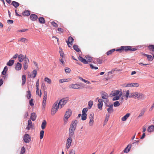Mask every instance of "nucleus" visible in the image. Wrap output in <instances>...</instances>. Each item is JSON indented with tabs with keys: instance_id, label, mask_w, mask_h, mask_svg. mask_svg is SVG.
<instances>
[{
	"instance_id": "obj_15",
	"label": "nucleus",
	"mask_w": 154,
	"mask_h": 154,
	"mask_svg": "<svg viewBox=\"0 0 154 154\" xmlns=\"http://www.w3.org/2000/svg\"><path fill=\"white\" fill-rule=\"evenodd\" d=\"M69 88L70 89L72 88L75 89H82V88L81 87L80 85L77 84L70 85L69 86Z\"/></svg>"
},
{
	"instance_id": "obj_14",
	"label": "nucleus",
	"mask_w": 154,
	"mask_h": 154,
	"mask_svg": "<svg viewBox=\"0 0 154 154\" xmlns=\"http://www.w3.org/2000/svg\"><path fill=\"white\" fill-rule=\"evenodd\" d=\"M102 98L103 99V101L104 103L107 102L108 101V94L105 92H103L101 94Z\"/></svg>"
},
{
	"instance_id": "obj_27",
	"label": "nucleus",
	"mask_w": 154,
	"mask_h": 154,
	"mask_svg": "<svg viewBox=\"0 0 154 154\" xmlns=\"http://www.w3.org/2000/svg\"><path fill=\"white\" fill-rule=\"evenodd\" d=\"M131 147V145H128L127 147L125 148L124 149V152L125 153H127L129 152L130 151Z\"/></svg>"
},
{
	"instance_id": "obj_63",
	"label": "nucleus",
	"mask_w": 154,
	"mask_h": 154,
	"mask_svg": "<svg viewBox=\"0 0 154 154\" xmlns=\"http://www.w3.org/2000/svg\"><path fill=\"white\" fill-rule=\"evenodd\" d=\"M144 112H145V111L144 110L141 111V112L139 114V117H141V116H143L144 115Z\"/></svg>"
},
{
	"instance_id": "obj_38",
	"label": "nucleus",
	"mask_w": 154,
	"mask_h": 154,
	"mask_svg": "<svg viewBox=\"0 0 154 154\" xmlns=\"http://www.w3.org/2000/svg\"><path fill=\"white\" fill-rule=\"evenodd\" d=\"M39 23H45V20L43 17H40L38 19Z\"/></svg>"
},
{
	"instance_id": "obj_12",
	"label": "nucleus",
	"mask_w": 154,
	"mask_h": 154,
	"mask_svg": "<svg viewBox=\"0 0 154 154\" xmlns=\"http://www.w3.org/2000/svg\"><path fill=\"white\" fill-rule=\"evenodd\" d=\"M29 59L26 57L25 56L24 57V63L23 64V67L24 70H26L27 69L28 67V63L29 62Z\"/></svg>"
},
{
	"instance_id": "obj_51",
	"label": "nucleus",
	"mask_w": 154,
	"mask_h": 154,
	"mask_svg": "<svg viewBox=\"0 0 154 154\" xmlns=\"http://www.w3.org/2000/svg\"><path fill=\"white\" fill-rule=\"evenodd\" d=\"M140 85L139 83H132V87H138Z\"/></svg>"
},
{
	"instance_id": "obj_22",
	"label": "nucleus",
	"mask_w": 154,
	"mask_h": 154,
	"mask_svg": "<svg viewBox=\"0 0 154 154\" xmlns=\"http://www.w3.org/2000/svg\"><path fill=\"white\" fill-rule=\"evenodd\" d=\"M38 18V16L35 14H32L30 16V19L32 21H36L37 20Z\"/></svg>"
},
{
	"instance_id": "obj_40",
	"label": "nucleus",
	"mask_w": 154,
	"mask_h": 154,
	"mask_svg": "<svg viewBox=\"0 0 154 154\" xmlns=\"http://www.w3.org/2000/svg\"><path fill=\"white\" fill-rule=\"evenodd\" d=\"M73 48L76 51L78 52H81V50H80L78 46L77 45H74L73 46Z\"/></svg>"
},
{
	"instance_id": "obj_28",
	"label": "nucleus",
	"mask_w": 154,
	"mask_h": 154,
	"mask_svg": "<svg viewBox=\"0 0 154 154\" xmlns=\"http://www.w3.org/2000/svg\"><path fill=\"white\" fill-rule=\"evenodd\" d=\"M36 118V116L35 113L33 112L31 113V115L30 119L33 121L35 120Z\"/></svg>"
},
{
	"instance_id": "obj_20",
	"label": "nucleus",
	"mask_w": 154,
	"mask_h": 154,
	"mask_svg": "<svg viewBox=\"0 0 154 154\" xmlns=\"http://www.w3.org/2000/svg\"><path fill=\"white\" fill-rule=\"evenodd\" d=\"M98 103L97 104L98 108L100 110L102 109V107L103 106V100L100 99L98 100Z\"/></svg>"
},
{
	"instance_id": "obj_1",
	"label": "nucleus",
	"mask_w": 154,
	"mask_h": 154,
	"mask_svg": "<svg viewBox=\"0 0 154 154\" xmlns=\"http://www.w3.org/2000/svg\"><path fill=\"white\" fill-rule=\"evenodd\" d=\"M77 123V121L76 120L72 121L69 130V136L72 137L74 135Z\"/></svg>"
},
{
	"instance_id": "obj_53",
	"label": "nucleus",
	"mask_w": 154,
	"mask_h": 154,
	"mask_svg": "<svg viewBox=\"0 0 154 154\" xmlns=\"http://www.w3.org/2000/svg\"><path fill=\"white\" fill-rule=\"evenodd\" d=\"M51 25L54 27H57L58 26V25L54 21L52 22H51Z\"/></svg>"
},
{
	"instance_id": "obj_35",
	"label": "nucleus",
	"mask_w": 154,
	"mask_h": 154,
	"mask_svg": "<svg viewBox=\"0 0 154 154\" xmlns=\"http://www.w3.org/2000/svg\"><path fill=\"white\" fill-rule=\"evenodd\" d=\"M26 93L27 94L26 95V97L28 99H30L31 97V94L30 91L28 90L27 91Z\"/></svg>"
},
{
	"instance_id": "obj_49",
	"label": "nucleus",
	"mask_w": 154,
	"mask_h": 154,
	"mask_svg": "<svg viewBox=\"0 0 154 154\" xmlns=\"http://www.w3.org/2000/svg\"><path fill=\"white\" fill-rule=\"evenodd\" d=\"M94 119H90V121L89 122V125L90 126H92L94 124Z\"/></svg>"
},
{
	"instance_id": "obj_4",
	"label": "nucleus",
	"mask_w": 154,
	"mask_h": 154,
	"mask_svg": "<svg viewBox=\"0 0 154 154\" xmlns=\"http://www.w3.org/2000/svg\"><path fill=\"white\" fill-rule=\"evenodd\" d=\"M69 99V98L66 97L61 99L59 101H57L55 102L57 103V105L59 106L60 109H61L67 102Z\"/></svg>"
},
{
	"instance_id": "obj_17",
	"label": "nucleus",
	"mask_w": 154,
	"mask_h": 154,
	"mask_svg": "<svg viewBox=\"0 0 154 154\" xmlns=\"http://www.w3.org/2000/svg\"><path fill=\"white\" fill-rule=\"evenodd\" d=\"M106 106L108 107L107 110L109 113H111L113 112V105L112 104H111L110 105H106Z\"/></svg>"
},
{
	"instance_id": "obj_29",
	"label": "nucleus",
	"mask_w": 154,
	"mask_h": 154,
	"mask_svg": "<svg viewBox=\"0 0 154 154\" xmlns=\"http://www.w3.org/2000/svg\"><path fill=\"white\" fill-rule=\"evenodd\" d=\"M18 42H22L24 43L27 42H28V40L26 38H21L18 39Z\"/></svg>"
},
{
	"instance_id": "obj_3",
	"label": "nucleus",
	"mask_w": 154,
	"mask_h": 154,
	"mask_svg": "<svg viewBox=\"0 0 154 154\" xmlns=\"http://www.w3.org/2000/svg\"><path fill=\"white\" fill-rule=\"evenodd\" d=\"M137 50V49L135 48H131V47L130 46H122L120 48L116 49V51L122 52L124 51L127 52L128 51H135Z\"/></svg>"
},
{
	"instance_id": "obj_58",
	"label": "nucleus",
	"mask_w": 154,
	"mask_h": 154,
	"mask_svg": "<svg viewBox=\"0 0 154 154\" xmlns=\"http://www.w3.org/2000/svg\"><path fill=\"white\" fill-rule=\"evenodd\" d=\"M28 30V29H23L21 30H19L17 31V32H24Z\"/></svg>"
},
{
	"instance_id": "obj_59",
	"label": "nucleus",
	"mask_w": 154,
	"mask_h": 154,
	"mask_svg": "<svg viewBox=\"0 0 154 154\" xmlns=\"http://www.w3.org/2000/svg\"><path fill=\"white\" fill-rule=\"evenodd\" d=\"M29 103L30 105L31 106H33L34 105V104L33 103V99H31L29 101Z\"/></svg>"
},
{
	"instance_id": "obj_34",
	"label": "nucleus",
	"mask_w": 154,
	"mask_h": 154,
	"mask_svg": "<svg viewBox=\"0 0 154 154\" xmlns=\"http://www.w3.org/2000/svg\"><path fill=\"white\" fill-rule=\"evenodd\" d=\"M154 131V126L153 125L149 126L147 128V131L149 132H152Z\"/></svg>"
},
{
	"instance_id": "obj_10",
	"label": "nucleus",
	"mask_w": 154,
	"mask_h": 154,
	"mask_svg": "<svg viewBox=\"0 0 154 154\" xmlns=\"http://www.w3.org/2000/svg\"><path fill=\"white\" fill-rule=\"evenodd\" d=\"M72 137L69 136L66 140V149H68L71 146L72 142Z\"/></svg>"
},
{
	"instance_id": "obj_26",
	"label": "nucleus",
	"mask_w": 154,
	"mask_h": 154,
	"mask_svg": "<svg viewBox=\"0 0 154 154\" xmlns=\"http://www.w3.org/2000/svg\"><path fill=\"white\" fill-rule=\"evenodd\" d=\"M148 49L149 51H151V53H154V45H150L148 46Z\"/></svg>"
},
{
	"instance_id": "obj_54",
	"label": "nucleus",
	"mask_w": 154,
	"mask_h": 154,
	"mask_svg": "<svg viewBox=\"0 0 154 154\" xmlns=\"http://www.w3.org/2000/svg\"><path fill=\"white\" fill-rule=\"evenodd\" d=\"M90 66L91 68L92 69H98V67L96 66H94L92 64H90Z\"/></svg>"
},
{
	"instance_id": "obj_31",
	"label": "nucleus",
	"mask_w": 154,
	"mask_h": 154,
	"mask_svg": "<svg viewBox=\"0 0 154 154\" xmlns=\"http://www.w3.org/2000/svg\"><path fill=\"white\" fill-rule=\"evenodd\" d=\"M14 63V60H10L7 63V65L9 66H12Z\"/></svg>"
},
{
	"instance_id": "obj_52",
	"label": "nucleus",
	"mask_w": 154,
	"mask_h": 154,
	"mask_svg": "<svg viewBox=\"0 0 154 154\" xmlns=\"http://www.w3.org/2000/svg\"><path fill=\"white\" fill-rule=\"evenodd\" d=\"M69 154H75V151L73 149H71L69 150Z\"/></svg>"
},
{
	"instance_id": "obj_23",
	"label": "nucleus",
	"mask_w": 154,
	"mask_h": 154,
	"mask_svg": "<svg viewBox=\"0 0 154 154\" xmlns=\"http://www.w3.org/2000/svg\"><path fill=\"white\" fill-rule=\"evenodd\" d=\"M22 68V64L19 62H17L15 66V69L17 71H19Z\"/></svg>"
},
{
	"instance_id": "obj_37",
	"label": "nucleus",
	"mask_w": 154,
	"mask_h": 154,
	"mask_svg": "<svg viewBox=\"0 0 154 154\" xmlns=\"http://www.w3.org/2000/svg\"><path fill=\"white\" fill-rule=\"evenodd\" d=\"M22 85H23L25 84L26 81V77L25 75H22Z\"/></svg>"
},
{
	"instance_id": "obj_25",
	"label": "nucleus",
	"mask_w": 154,
	"mask_h": 154,
	"mask_svg": "<svg viewBox=\"0 0 154 154\" xmlns=\"http://www.w3.org/2000/svg\"><path fill=\"white\" fill-rule=\"evenodd\" d=\"M30 14V11L28 10H25L22 12L23 15L25 16H28Z\"/></svg>"
},
{
	"instance_id": "obj_6",
	"label": "nucleus",
	"mask_w": 154,
	"mask_h": 154,
	"mask_svg": "<svg viewBox=\"0 0 154 154\" xmlns=\"http://www.w3.org/2000/svg\"><path fill=\"white\" fill-rule=\"evenodd\" d=\"M57 103L55 102L53 105L51 111V114L52 116L54 115L58 110L60 109L59 106L57 105Z\"/></svg>"
},
{
	"instance_id": "obj_30",
	"label": "nucleus",
	"mask_w": 154,
	"mask_h": 154,
	"mask_svg": "<svg viewBox=\"0 0 154 154\" xmlns=\"http://www.w3.org/2000/svg\"><path fill=\"white\" fill-rule=\"evenodd\" d=\"M24 57L23 55L22 54H20L18 56V59L19 61L20 62H21L23 61V60H24Z\"/></svg>"
},
{
	"instance_id": "obj_56",
	"label": "nucleus",
	"mask_w": 154,
	"mask_h": 154,
	"mask_svg": "<svg viewBox=\"0 0 154 154\" xmlns=\"http://www.w3.org/2000/svg\"><path fill=\"white\" fill-rule=\"evenodd\" d=\"M60 56L62 57L63 58L64 57V53L62 49H60Z\"/></svg>"
},
{
	"instance_id": "obj_48",
	"label": "nucleus",
	"mask_w": 154,
	"mask_h": 154,
	"mask_svg": "<svg viewBox=\"0 0 154 154\" xmlns=\"http://www.w3.org/2000/svg\"><path fill=\"white\" fill-rule=\"evenodd\" d=\"M120 103L118 101H116L113 103V105L115 107H117L120 106Z\"/></svg>"
},
{
	"instance_id": "obj_5",
	"label": "nucleus",
	"mask_w": 154,
	"mask_h": 154,
	"mask_svg": "<svg viewBox=\"0 0 154 154\" xmlns=\"http://www.w3.org/2000/svg\"><path fill=\"white\" fill-rule=\"evenodd\" d=\"M78 59L85 64H88L89 62H91L92 60V58L90 57L87 56L85 57V59L83 58L81 56H79Z\"/></svg>"
},
{
	"instance_id": "obj_45",
	"label": "nucleus",
	"mask_w": 154,
	"mask_h": 154,
	"mask_svg": "<svg viewBox=\"0 0 154 154\" xmlns=\"http://www.w3.org/2000/svg\"><path fill=\"white\" fill-rule=\"evenodd\" d=\"M93 104V101L91 100L89 101L88 102V106L89 107L88 108V109H90L92 107Z\"/></svg>"
},
{
	"instance_id": "obj_43",
	"label": "nucleus",
	"mask_w": 154,
	"mask_h": 154,
	"mask_svg": "<svg viewBox=\"0 0 154 154\" xmlns=\"http://www.w3.org/2000/svg\"><path fill=\"white\" fill-rule=\"evenodd\" d=\"M26 149L24 146L21 147L20 154H24L25 152Z\"/></svg>"
},
{
	"instance_id": "obj_24",
	"label": "nucleus",
	"mask_w": 154,
	"mask_h": 154,
	"mask_svg": "<svg viewBox=\"0 0 154 154\" xmlns=\"http://www.w3.org/2000/svg\"><path fill=\"white\" fill-rule=\"evenodd\" d=\"M130 115L131 114L130 113H127L122 118V121H126L127 120V119H128V118L130 116Z\"/></svg>"
},
{
	"instance_id": "obj_33",
	"label": "nucleus",
	"mask_w": 154,
	"mask_h": 154,
	"mask_svg": "<svg viewBox=\"0 0 154 154\" xmlns=\"http://www.w3.org/2000/svg\"><path fill=\"white\" fill-rule=\"evenodd\" d=\"M46 124L47 122L45 120L43 121L41 125V128L42 130H44L45 128Z\"/></svg>"
},
{
	"instance_id": "obj_8",
	"label": "nucleus",
	"mask_w": 154,
	"mask_h": 154,
	"mask_svg": "<svg viewBox=\"0 0 154 154\" xmlns=\"http://www.w3.org/2000/svg\"><path fill=\"white\" fill-rule=\"evenodd\" d=\"M72 114V111L70 109L67 110L64 116V124H66L67 121L68 119L70 117Z\"/></svg>"
},
{
	"instance_id": "obj_62",
	"label": "nucleus",
	"mask_w": 154,
	"mask_h": 154,
	"mask_svg": "<svg viewBox=\"0 0 154 154\" xmlns=\"http://www.w3.org/2000/svg\"><path fill=\"white\" fill-rule=\"evenodd\" d=\"M57 30L61 33H63V29L61 28H59Z\"/></svg>"
},
{
	"instance_id": "obj_19",
	"label": "nucleus",
	"mask_w": 154,
	"mask_h": 154,
	"mask_svg": "<svg viewBox=\"0 0 154 154\" xmlns=\"http://www.w3.org/2000/svg\"><path fill=\"white\" fill-rule=\"evenodd\" d=\"M31 128H32V124L31 120H29L28 122V125L26 127V129L29 131Z\"/></svg>"
},
{
	"instance_id": "obj_9",
	"label": "nucleus",
	"mask_w": 154,
	"mask_h": 154,
	"mask_svg": "<svg viewBox=\"0 0 154 154\" xmlns=\"http://www.w3.org/2000/svg\"><path fill=\"white\" fill-rule=\"evenodd\" d=\"M47 97V93L46 91H45L44 94L43 99L42 103V109L44 110L46 104V101Z\"/></svg>"
},
{
	"instance_id": "obj_44",
	"label": "nucleus",
	"mask_w": 154,
	"mask_h": 154,
	"mask_svg": "<svg viewBox=\"0 0 154 154\" xmlns=\"http://www.w3.org/2000/svg\"><path fill=\"white\" fill-rule=\"evenodd\" d=\"M44 131L43 130H41L40 133V138L41 139H42L44 135Z\"/></svg>"
},
{
	"instance_id": "obj_64",
	"label": "nucleus",
	"mask_w": 154,
	"mask_h": 154,
	"mask_svg": "<svg viewBox=\"0 0 154 154\" xmlns=\"http://www.w3.org/2000/svg\"><path fill=\"white\" fill-rule=\"evenodd\" d=\"M94 114H93V113L90 114L89 116L90 119H94Z\"/></svg>"
},
{
	"instance_id": "obj_41",
	"label": "nucleus",
	"mask_w": 154,
	"mask_h": 154,
	"mask_svg": "<svg viewBox=\"0 0 154 154\" xmlns=\"http://www.w3.org/2000/svg\"><path fill=\"white\" fill-rule=\"evenodd\" d=\"M44 81L45 82H47L49 84H51V79L48 77H45V78Z\"/></svg>"
},
{
	"instance_id": "obj_46",
	"label": "nucleus",
	"mask_w": 154,
	"mask_h": 154,
	"mask_svg": "<svg viewBox=\"0 0 154 154\" xmlns=\"http://www.w3.org/2000/svg\"><path fill=\"white\" fill-rule=\"evenodd\" d=\"M148 60L149 61H151L153 60V58L152 56L150 55H148L146 57Z\"/></svg>"
},
{
	"instance_id": "obj_55",
	"label": "nucleus",
	"mask_w": 154,
	"mask_h": 154,
	"mask_svg": "<svg viewBox=\"0 0 154 154\" xmlns=\"http://www.w3.org/2000/svg\"><path fill=\"white\" fill-rule=\"evenodd\" d=\"M125 87H132V83H128L124 84Z\"/></svg>"
},
{
	"instance_id": "obj_18",
	"label": "nucleus",
	"mask_w": 154,
	"mask_h": 154,
	"mask_svg": "<svg viewBox=\"0 0 154 154\" xmlns=\"http://www.w3.org/2000/svg\"><path fill=\"white\" fill-rule=\"evenodd\" d=\"M37 73V71L36 70H34L32 71V74L28 75L29 77L34 79L36 76Z\"/></svg>"
},
{
	"instance_id": "obj_11",
	"label": "nucleus",
	"mask_w": 154,
	"mask_h": 154,
	"mask_svg": "<svg viewBox=\"0 0 154 154\" xmlns=\"http://www.w3.org/2000/svg\"><path fill=\"white\" fill-rule=\"evenodd\" d=\"M88 111V108H84L82 110V120L84 121L87 119L86 112Z\"/></svg>"
},
{
	"instance_id": "obj_32",
	"label": "nucleus",
	"mask_w": 154,
	"mask_h": 154,
	"mask_svg": "<svg viewBox=\"0 0 154 154\" xmlns=\"http://www.w3.org/2000/svg\"><path fill=\"white\" fill-rule=\"evenodd\" d=\"M71 78H68L67 79H60L59 81L60 82L62 83L66 82H69L71 80Z\"/></svg>"
},
{
	"instance_id": "obj_50",
	"label": "nucleus",
	"mask_w": 154,
	"mask_h": 154,
	"mask_svg": "<svg viewBox=\"0 0 154 154\" xmlns=\"http://www.w3.org/2000/svg\"><path fill=\"white\" fill-rule=\"evenodd\" d=\"M65 71L66 73H69L70 72L71 69L70 68L66 67L65 68Z\"/></svg>"
},
{
	"instance_id": "obj_2",
	"label": "nucleus",
	"mask_w": 154,
	"mask_h": 154,
	"mask_svg": "<svg viewBox=\"0 0 154 154\" xmlns=\"http://www.w3.org/2000/svg\"><path fill=\"white\" fill-rule=\"evenodd\" d=\"M122 94V92L119 90H115L112 91V95L113 97L112 98L113 101L117 100L119 99Z\"/></svg>"
},
{
	"instance_id": "obj_42",
	"label": "nucleus",
	"mask_w": 154,
	"mask_h": 154,
	"mask_svg": "<svg viewBox=\"0 0 154 154\" xmlns=\"http://www.w3.org/2000/svg\"><path fill=\"white\" fill-rule=\"evenodd\" d=\"M8 67L7 66H5L3 70V71L2 72V74L3 75H5L6 74L7 70H8Z\"/></svg>"
},
{
	"instance_id": "obj_60",
	"label": "nucleus",
	"mask_w": 154,
	"mask_h": 154,
	"mask_svg": "<svg viewBox=\"0 0 154 154\" xmlns=\"http://www.w3.org/2000/svg\"><path fill=\"white\" fill-rule=\"evenodd\" d=\"M109 115H108V116H106V118L105 119V121H104L105 123H107V121H108V120H109Z\"/></svg>"
},
{
	"instance_id": "obj_57",
	"label": "nucleus",
	"mask_w": 154,
	"mask_h": 154,
	"mask_svg": "<svg viewBox=\"0 0 154 154\" xmlns=\"http://www.w3.org/2000/svg\"><path fill=\"white\" fill-rule=\"evenodd\" d=\"M39 79H38L36 82V85H35V87H36V89H39Z\"/></svg>"
},
{
	"instance_id": "obj_36",
	"label": "nucleus",
	"mask_w": 154,
	"mask_h": 154,
	"mask_svg": "<svg viewBox=\"0 0 154 154\" xmlns=\"http://www.w3.org/2000/svg\"><path fill=\"white\" fill-rule=\"evenodd\" d=\"M11 5L16 8L19 6L20 4L17 2L13 1L12 2Z\"/></svg>"
},
{
	"instance_id": "obj_61",
	"label": "nucleus",
	"mask_w": 154,
	"mask_h": 154,
	"mask_svg": "<svg viewBox=\"0 0 154 154\" xmlns=\"http://www.w3.org/2000/svg\"><path fill=\"white\" fill-rule=\"evenodd\" d=\"M14 21L12 20H7V23L9 24H11L13 23Z\"/></svg>"
},
{
	"instance_id": "obj_16",
	"label": "nucleus",
	"mask_w": 154,
	"mask_h": 154,
	"mask_svg": "<svg viewBox=\"0 0 154 154\" xmlns=\"http://www.w3.org/2000/svg\"><path fill=\"white\" fill-rule=\"evenodd\" d=\"M73 40L74 39L72 37L69 36V37L68 41H66L69 47H70L72 45Z\"/></svg>"
},
{
	"instance_id": "obj_13",
	"label": "nucleus",
	"mask_w": 154,
	"mask_h": 154,
	"mask_svg": "<svg viewBox=\"0 0 154 154\" xmlns=\"http://www.w3.org/2000/svg\"><path fill=\"white\" fill-rule=\"evenodd\" d=\"M23 140L25 143H29L31 140V137L28 134H26L23 136Z\"/></svg>"
},
{
	"instance_id": "obj_47",
	"label": "nucleus",
	"mask_w": 154,
	"mask_h": 154,
	"mask_svg": "<svg viewBox=\"0 0 154 154\" xmlns=\"http://www.w3.org/2000/svg\"><path fill=\"white\" fill-rule=\"evenodd\" d=\"M115 51H116V50L115 49H113L112 50H111L108 51H107L106 52V54L107 55H109V54H111L112 53H113V52H114Z\"/></svg>"
},
{
	"instance_id": "obj_39",
	"label": "nucleus",
	"mask_w": 154,
	"mask_h": 154,
	"mask_svg": "<svg viewBox=\"0 0 154 154\" xmlns=\"http://www.w3.org/2000/svg\"><path fill=\"white\" fill-rule=\"evenodd\" d=\"M36 94L39 96L40 97H41L42 94L41 90H40L39 91V89H38V90L37 89H36Z\"/></svg>"
},
{
	"instance_id": "obj_21",
	"label": "nucleus",
	"mask_w": 154,
	"mask_h": 154,
	"mask_svg": "<svg viewBox=\"0 0 154 154\" xmlns=\"http://www.w3.org/2000/svg\"><path fill=\"white\" fill-rule=\"evenodd\" d=\"M132 93H130L129 90H128L127 91L125 94V100H127L128 97H132Z\"/></svg>"
},
{
	"instance_id": "obj_7",
	"label": "nucleus",
	"mask_w": 154,
	"mask_h": 154,
	"mask_svg": "<svg viewBox=\"0 0 154 154\" xmlns=\"http://www.w3.org/2000/svg\"><path fill=\"white\" fill-rule=\"evenodd\" d=\"M132 97L133 98L137 99H140L144 98L145 97V96L144 94L137 92L132 93Z\"/></svg>"
}]
</instances>
